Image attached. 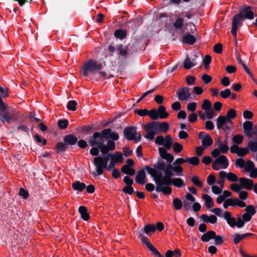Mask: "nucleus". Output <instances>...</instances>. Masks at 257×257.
Returning <instances> with one entry per match:
<instances>
[{
  "label": "nucleus",
  "instance_id": "obj_1",
  "mask_svg": "<svg viewBox=\"0 0 257 257\" xmlns=\"http://www.w3.org/2000/svg\"><path fill=\"white\" fill-rule=\"evenodd\" d=\"M166 167V163L162 160H158L156 163L153 165V168L148 166H145V169L154 180L156 184V191L162 192L164 195H170L172 193L170 185L173 184L174 175L165 174L163 176L162 172Z\"/></svg>",
  "mask_w": 257,
  "mask_h": 257
},
{
  "label": "nucleus",
  "instance_id": "obj_2",
  "mask_svg": "<svg viewBox=\"0 0 257 257\" xmlns=\"http://www.w3.org/2000/svg\"><path fill=\"white\" fill-rule=\"evenodd\" d=\"M103 130L101 132H94L90 136L88 142L92 147H98L102 155H106L109 152L113 151L115 148V144L112 141L107 140L106 145L104 142L106 139L104 137Z\"/></svg>",
  "mask_w": 257,
  "mask_h": 257
},
{
  "label": "nucleus",
  "instance_id": "obj_3",
  "mask_svg": "<svg viewBox=\"0 0 257 257\" xmlns=\"http://www.w3.org/2000/svg\"><path fill=\"white\" fill-rule=\"evenodd\" d=\"M108 154L103 155V157H96L93 159V164L95 166L96 172L92 173L94 177L100 176L103 174V170L106 169L108 171V165H107L109 160Z\"/></svg>",
  "mask_w": 257,
  "mask_h": 257
},
{
  "label": "nucleus",
  "instance_id": "obj_4",
  "mask_svg": "<svg viewBox=\"0 0 257 257\" xmlns=\"http://www.w3.org/2000/svg\"><path fill=\"white\" fill-rule=\"evenodd\" d=\"M63 140V142L57 143L54 149L57 153H64L69 147L75 145L78 141L77 137L73 134L65 136Z\"/></svg>",
  "mask_w": 257,
  "mask_h": 257
},
{
  "label": "nucleus",
  "instance_id": "obj_5",
  "mask_svg": "<svg viewBox=\"0 0 257 257\" xmlns=\"http://www.w3.org/2000/svg\"><path fill=\"white\" fill-rule=\"evenodd\" d=\"M102 68V65L101 63H98L96 61L90 59L84 64L81 73L83 76H87L89 73L95 74Z\"/></svg>",
  "mask_w": 257,
  "mask_h": 257
},
{
  "label": "nucleus",
  "instance_id": "obj_6",
  "mask_svg": "<svg viewBox=\"0 0 257 257\" xmlns=\"http://www.w3.org/2000/svg\"><path fill=\"white\" fill-rule=\"evenodd\" d=\"M19 118L18 113L15 111L10 112L7 110H0V121L4 125L11 124Z\"/></svg>",
  "mask_w": 257,
  "mask_h": 257
},
{
  "label": "nucleus",
  "instance_id": "obj_7",
  "mask_svg": "<svg viewBox=\"0 0 257 257\" xmlns=\"http://www.w3.org/2000/svg\"><path fill=\"white\" fill-rule=\"evenodd\" d=\"M148 130H153L157 134H161L162 132L167 133L169 128V125L167 122H160L159 121H153L147 123Z\"/></svg>",
  "mask_w": 257,
  "mask_h": 257
},
{
  "label": "nucleus",
  "instance_id": "obj_8",
  "mask_svg": "<svg viewBox=\"0 0 257 257\" xmlns=\"http://www.w3.org/2000/svg\"><path fill=\"white\" fill-rule=\"evenodd\" d=\"M108 156L110 158V161L108 165V171H111L112 169L114 168L116 164L120 163L122 162L123 160L122 154L119 151L116 152L112 155L109 153Z\"/></svg>",
  "mask_w": 257,
  "mask_h": 257
},
{
  "label": "nucleus",
  "instance_id": "obj_9",
  "mask_svg": "<svg viewBox=\"0 0 257 257\" xmlns=\"http://www.w3.org/2000/svg\"><path fill=\"white\" fill-rule=\"evenodd\" d=\"M155 143L158 145L163 146L165 149L170 150L173 145V139L170 135L166 136L165 138L158 136L156 138Z\"/></svg>",
  "mask_w": 257,
  "mask_h": 257
},
{
  "label": "nucleus",
  "instance_id": "obj_10",
  "mask_svg": "<svg viewBox=\"0 0 257 257\" xmlns=\"http://www.w3.org/2000/svg\"><path fill=\"white\" fill-rule=\"evenodd\" d=\"M254 17H233L231 33L234 38L237 37V31L242 25V21L245 19L252 20Z\"/></svg>",
  "mask_w": 257,
  "mask_h": 257
},
{
  "label": "nucleus",
  "instance_id": "obj_11",
  "mask_svg": "<svg viewBox=\"0 0 257 257\" xmlns=\"http://www.w3.org/2000/svg\"><path fill=\"white\" fill-rule=\"evenodd\" d=\"M134 165V160L132 159H128L126 160V164L123 165L121 168V171L127 175L133 176L136 173L134 169L131 168Z\"/></svg>",
  "mask_w": 257,
  "mask_h": 257
},
{
  "label": "nucleus",
  "instance_id": "obj_12",
  "mask_svg": "<svg viewBox=\"0 0 257 257\" xmlns=\"http://www.w3.org/2000/svg\"><path fill=\"white\" fill-rule=\"evenodd\" d=\"M179 100L181 101L188 100L191 96L190 89L188 87H184L177 92Z\"/></svg>",
  "mask_w": 257,
  "mask_h": 257
},
{
  "label": "nucleus",
  "instance_id": "obj_13",
  "mask_svg": "<svg viewBox=\"0 0 257 257\" xmlns=\"http://www.w3.org/2000/svg\"><path fill=\"white\" fill-rule=\"evenodd\" d=\"M136 134L137 128L134 126L126 127L123 130L124 136L128 141L134 140Z\"/></svg>",
  "mask_w": 257,
  "mask_h": 257
},
{
  "label": "nucleus",
  "instance_id": "obj_14",
  "mask_svg": "<svg viewBox=\"0 0 257 257\" xmlns=\"http://www.w3.org/2000/svg\"><path fill=\"white\" fill-rule=\"evenodd\" d=\"M199 138L202 140V145L204 147H208L213 144V140L210 136L204 132H200Z\"/></svg>",
  "mask_w": 257,
  "mask_h": 257
},
{
  "label": "nucleus",
  "instance_id": "obj_15",
  "mask_svg": "<svg viewBox=\"0 0 257 257\" xmlns=\"http://www.w3.org/2000/svg\"><path fill=\"white\" fill-rule=\"evenodd\" d=\"M104 137L106 138V141L110 140L114 142L119 139V135L117 132H112L110 128L103 129Z\"/></svg>",
  "mask_w": 257,
  "mask_h": 257
},
{
  "label": "nucleus",
  "instance_id": "obj_16",
  "mask_svg": "<svg viewBox=\"0 0 257 257\" xmlns=\"http://www.w3.org/2000/svg\"><path fill=\"white\" fill-rule=\"evenodd\" d=\"M253 8L250 6H245L239 11V13L234 16H257V14L253 11Z\"/></svg>",
  "mask_w": 257,
  "mask_h": 257
},
{
  "label": "nucleus",
  "instance_id": "obj_17",
  "mask_svg": "<svg viewBox=\"0 0 257 257\" xmlns=\"http://www.w3.org/2000/svg\"><path fill=\"white\" fill-rule=\"evenodd\" d=\"M162 147H160L158 149L160 156L162 159L166 160L168 163H171L174 160V156L170 153H168L167 151Z\"/></svg>",
  "mask_w": 257,
  "mask_h": 257
},
{
  "label": "nucleus",
  "instance_id": "obj_18",
  "mask_svg": "<svg viewBox=\"0 0 257 257\" xmlns=\"http://www.w3.org/2000/svg\"><path fill=\"white\" fill-rule=\"evenodd\" d=\"M239 181L240 186L244 189L251 190L254 186L253 181L251 179L242 177L240 178Z\"/></svg>",
  "mask_w": 257,
  "mask_h": 257
},
{
  "label": "nucleus",
  "instance_id": "obj_19",
  "mask_svg": "<svg viewBox=\"0 0 257 257\" xmlns=\"http://www.w3.org/2000/svg\"><path fill=\"white\" fill-rule=\"evenodd\" d=\"M182 42L184 44L192 45L196 42V39L193 35L187 32L182 36Z\"/></svg>",
  "mask_w": 257,
  "mask_h": 257
},
{
  "label": "nucleus",
  "instance_id": "obj_20",
  "mask_svg": "<svg viewBox=\"0 0 257 257\" xmlns=\"http://www.w3.org/2000/svg\"><path fill=\"white\" fill-rule=\"evenodd\" d=\"M223 217L230 227H234L235 226L236 219L235 218L231 216L230 212L225 211L223 214Z\"/></svg>",
  "mask_w": 257,
  "mask_h": 257
},
{
  "label": "nucleus",
  "instance_id": "obj_21",
  "mask_svg": "<svg viewBox=\"0 0 257 257\" xmlns=\"http://www.w3.org/2000/svg\"><path fill=\"white\" fill-rule=\"evenodd\" d=\"M146 175L145 169H142L138 171L136 177L135 181L138 184L143 185L146 182Z\"/></svg>",
  "mask_w": 257,
  "mask_h": 257
},
{
  "label": "nucleus",
  "instance_id": "obj_22",
  "mask_svg": "<svg viewBox=\"0 0 257 257\" xmlns=\"http://www.w3.org/2000/svg\"><path fill=\"white\" fill-rule=\"evenodd\" d=\"M244 134L248 137L251 138V135L250 132L252 130L253 123L249 120L245 121L242 124Z\"/></svg>",
  "mask_w": 257,
  "mask_h": 257
},
{
  "label": "nucleus",
  "instance_id": "obj_23",
  "mask_svg": "<svg viewBox=\"0 0 257 257\" xmlns=\"http://www.w3.org/2000/svg\"><path fill=\"white\" fill-rule=\"evenodd\" d=\"M215 238V231L213 230L208 231L204 233L201 236V240L204 242H208L210 240Z\"/></svg>",
  "mask_w": 257,
  "mask_h": 257
},
{
  "label": "nucleus",
  "instance_id": "obj_24",
  "mask_svg": "<svg viewBox=\"0 0 257 257\" xmlns=\"http://www.w3.org/2000/svg\"><path fill=\"white\" fill-rule=\"evenodd\" d=\"M78 212L81 215V218L85 221H87L89 219V214L88 212L87 208L84 206H80L78 208Z\"/></svg>",
  "mask_w": 257,
  "mask_h": 257
},
{
  "label": "nucleus",
  "instance_id": "obj_25",
  "mask_svg": "<svg viewBox=\"0 0 257 257\" xmlns=\"http://www.w3.org/2000/svg\"><path fill=\"white\" fill-rule=\"evenodd\" d=\"M229 119H227L225 116H219L216 119V126L218 130H221L227 122H229Z\"/></svg>",
  "mask_w": 257,
  "mask_h": 257
},
{
  "label": "nucleus",
  "instance_id": "obj_26",
  "mask_svg": "<svg viewBox=\"0 0 257 257\" xmlns=\"http://www.w3.org/2000/svg\"><path fill=\"white\" fill-rule=\"evenodd\" d=\"M72 187L75 191L81 192L85 189L86 185L79 181H76L72 184Z\"/></svg>",
  "mask_w": 257,
  "mask_h": 257
},
{
  "label": "nucleus",
  "instance_id": "obj_27",
  "mask_svg": "<svg viewBox=\"0 0 257 257\" xmlns=\"http://www.w3.org/2000/svg\"><path fill=\"white\" fill-rule=\"evenodd\" d=\"M156 230V227L154 225L148 224L145 226L144 230L141 231L144 232V233H145L148 235L150 236L152 234L154 233Z\"/></svg>",
  "mask_w": 257,
  "mask_h": 257
},
{
  "label": "nucleus",
  "instance_id": "obj_28",
  "mask_svg": "<svg viewBox=\"0 0 257 257\" xmlns=\"http://www.w3.org/2000/svg\"><path fill=\"white\" fill-rule=\"evenodd\" d=\"M160 118L164 119L169 116V113L166 111V107L163 105H160L157 110Z\"/></svg>",
  "mask_w": 257,
  "mask_h": 257
},
{
  "label": "nucleus",
  "instance_id": "obj_29",
  "mask_svg": "<svg viewBox=\"0 0 257 257\" xmlns=\"http://www.w3.org/2000/svg\"><path fill=\"white\" fill-rule=\"evenodd\" d=\"M216 162L223 166V168L226 169L229 165L228 161L226 156L221 155L216 159Z\"/></svg>",
  "mask_w": 257,
  "mask_h": 257
},
{
  "label": "nucleus",
  "instance_id": "obj_30",
  "mask_svg": "<svg viewBox=\"0 0 257 257\" xmlns=\"http://www.w3.org/2000/svg\"><path fill=\"white\" fill-rule=\"evenodd\" d=\"M162 9L155 8L150 11L147 14H146V16H150L152 15L153 16H167V15L163 12H159V11Z\"/></svg>",
  "mask_w": 257,
  "mask_h": 257
},
{
  "label": "nucleus",
  "instance_id": "obj_31",
  "mask_svg": "<svg viewBox=\"0 0 257 257\" xmlns=\"http://www.w3.org/2000/svg\"><path fill=\"white\" fill-rule=\"evenodd\" d=\"M138 238L142 241V242L146 244L148 248H149L152 244L149 241L147 237L144 235V232L138 231L137 233Z\"/></svg>",
  "mask_w": 257,
  "mask_h": 257
},
{
  "label": "nucleus",
  "instance_id": "obj_32",
  "mask_svg": "<svg viewBox=\"0 0 257 257\" xmlns=\"http://www.w3.org/2000/svg\"><path fill=\"white\" fill-rule=\"evenodd\" d=\"M202 198L205 201V205L208 208H211L214 206V203L211 196L207 194H203Z\"/></svg>",
  "mask_w": 257,
  "mask_h": 257
},
{
  "label": "nucleus",
  "instance_id": "obj_33",
  "mask_svg": "<svg viewBox=\"0 0 257 257\" xmlns=\"http://www.w3.org/2000/svg\"><path fill=\"white\" fill-rule=\"evenodd\" d=\"M173 26L176 30L181 29L184 26V20L181 18H178L175 22L173 23Z\"/></svg>",
  "mask_w": 257,
  "mask_h": 257
},
{
  "label": "nucleus",
  "instance_id": "obj_34",
  "mask_svg": "<svg viewBox=\"0 0 257 257\" xmlns=\"http://www.w3.org/2000/svg\"><path fill=\"white\" fill-rule=\"evenodd\" d=\"M144 129L147 132V135L145 136V138L146 139H149L150 140H153L155 138V136L156 134V132L153 130H148L147 127V124L144 126Z\"/></svg>",
  "mask_w": 257,
  "mask_h": 257
},
{
  "label": "nucleus",
  "instance_id": "obj_35",
  "mask_svg": "<svg viewBox=\"0 0 257 257\" xmlns=\"http://www.w3.org/2000/svg\"><path fill=\"white\" fill-rule=\"evenodd\" d=\"M224 116L227 119H229V122L232 123L231 119H233L236 116V111L233 109H230L227 111L226 115Z\"/></svg>",
  "mask_w": 257,
  "mask_h": 257
},
{
  "label": "nucleus",
  "instance_id": "obj_36",
  "mask_svg": "<svg viewBox=\"0 0 257 257\" xmlns=\"http://www.w3.org/2000/svg\"><path fill=\"white\" fill-rule=\"evenodd\" d=\"M173 206L177 210H180L183 207V203L178 198H175L173 201Z\"/></svg>",
  "mask_w": 257,
  "mask_h": 257
},
{
  "label": "nucleus",
  "instance_id": "obj_37",
  "mask_svg": "<svg viewBox=\"0 0 257 257\" xmlns=\"http://www.w3.org/2000/svg\"><path fill=\"white\" fill-rule=\"evenodd\" d=\"M229 206H236L235 198H228L223 203V206L225 209L227 208Z\"/></svg>",
  "mask_w": 257,
  "mask_h": 257
},
{
  "label": "nucleus",
  "instance_id": "obj_38",
  "mask_svg": "<svg viewBox=\"0 0 257 257\" xmlns=\"http://www.w3.org/2000/svg\"><path fill=\"white\" fill-rule=\"evenodd\" d=\"M244 211L251 217L253 216L256 212L255 208L252 205H249L246 206L244 209Z\"/></svg>",
  "mask_w": 257,
  "mask_h": 257
},
{
  "label": "nucleus",
  "instance_id": "obj_39",
  "mask_svg": "<svg viewBox=\"0 0 257 257\" xmlns=\"http://www.w3.org/2000/svg\"><path fill=\"white\" fill-rule=\"evenodd\" d=\"M247 148L249 151L257 152V141H249L247 143Z\"/></svg>",
  "mask_w": 257,
  "mask_h": 257
},
{
  "label": "nucleus",
  "instance_id": "obj_40",
  "mask_svg": "<svg viewBox=\"0 0 257 257\" xmlns=\"http://www.w3.org/2000/svg\"><path fill=\"white\" fill-rule=\"evenodd\" d=\"M116 49L118 52V54L122 56H125L128 54L126 48H123L122 44L117 45Z\"/></svg>",
  "mask_w": 257,
  "mask_h": 257
},
{
  "label": "nucleus",
  "instance_id": "obj_41",
  "mask_svg": "<svg viewBox=\"0 0 257 257\" xmlns=\"http://www.w3.org/2000/svg\"><path fill=\"white\" fill-rule=\"evenodd\" d=\"M174 166L172 165L171 163H168L167 164H166V167L163 170V171H164V174H167V175H174L173 172L174 171L173 169Z\"/></svg>",
  "mask_w": 257,
  "mask_h": 257
},
{
  "label": "nucleus",
  "instance_id": "obj_42",
  "mask_svg": "<svg viewBox=\"0 0 257 257\" xmlns=\"http://www.w3.org/2000/svg\"><path fill=\"white\" fill-rule=\"evenodd\" d=\"M69 121L66 119H59L58 121V126L60 129H65L68 127Z\"/></svg>",
  "mask_w": 257,
  "mask_h": 257
},
{
  "label": "nucleus",
  "instance_id": "obj_43",
  "mask_svg": "<svg viewBox=\"0 0 257 257\" xmlns=\"http://www.w3.org/2000/svg\"><path fill=\"white\" fill-rule=\"evenodd\" d=\"M183 65L184 67L186 69H190L195 66V64H193L192 63V61L189 58V56H187L185 59V61H184Z\"/></svg>",
  "mask_w": 257,
  "mask_h": 257
},
{
  "label": "nucleus",
  "instance_id": "obj_44",
  "mask_svg": "<svg viewBox=\"0 0 257 257\" xmlns=\"http://www.w3.org/2000/svg\"><path fill=\"white\" fill-rule=\"evenodd\" d=\"M173 185L178 188L182 187L185 185L183 179L179 178H174Z\"/></svg>",
  "mask_w": 257,
  "mask_h": 257
},
{
  "label": "nucleus",
  "instance_id": "obj_45",
  "mask_svg": "<svg viewBox=\"0 0 257 257\" xmlns=\"http://www.w3.org/2000/svg\"><path fill=\"white\" fill-rule=\"evenodd\" d=\"M249 151L248 148L247 147L245 148H239L237 155L240 157H243L249 153Z\"/></svg>",
  "mask_w": 257,
  "mask_h": 257
},
{
  "label": "nucleus",
  "instance_id": "obj_46",
  "mask_svg": "<svg viewBox=\"0 0 257 257\" xmlns=\"http://www.w3.org/2000/svg\"><path fill=\"white\" fill-rule=\"evenodd\" d=\"M114 35L116 38L122 39L125 37L126 33L122 30H116L114 31Z\"/></svg>",
  "mask_w": 257,
  "mask_h": 257
},
{
  "label": "nucleus",
  "instance_id": "obj_47",
  "mask_svg": "<svg viewBox=\"0 0 257 257\" xmlns=\"http://www.w3.org/2000/svg\"><path fill=\"white\" fill-rule=\"evenodd\" d=\"M214 239V244L216 245H218L219 244H221L224 241V237L221 235H216L215 232V238H213Z\"/></svg>",
  "mask_w": 257,
  "mask_h": 257
},
{
  "label": "nucleus",
  "instance_id": "obj_48",
  "mask_svg": "<svg viewBox=\"0 0 257 257\" xmlns=\"http://www.w3.org/2000/svg\"><path fill=\"white\" fill-rule=\"evenodd\" d=\"M77 103L75 100H70L68 102L67 104V108L69 110L75 111L76 109V106Z\"/></svg>",
  "mask_w": 257,
  "mask_h": 257
},
{
  "label": "nucleus",
  "instance_id": "obj_49",
  "mask_svg": "<svg viewBox=\"0 0 257 257\" xmlns=\"http://www.w3.org/2000/svg\"><path fill=\"white\" fill-rule=\"evenodd\" d=\"M232 142L236 144L240 145L242 143L243 137L241 135H235L232 139Z\"/></svg>",
  "mask_w": 257,
  "mask_h": 257
},
{
  "label": "nucleus",
  "instance_id": "obj_50",
  "mask_svg": "<svg viewBox=\"0 0 257 257\" xmlns=\"http://www.w3.org/2000/svg\"><path fill=\"white\" fill-rule=\"evenodd\" d=\"M148 115L151 117V119L153 120H157L158 118H159L157 110L155 109H152L149 110Z\"/></svg>",
  "mask_w": 257,
  "mask_h": 257
},
{
  "label": "nucleus",
  "instance_id": "obj_51",
  "mask_svg": "<svg viewBox=\"0 0 257 257\" xmlns=\"http://www.w3.org/2000/svg\"><path fill=\"white\" fill-rule=\"evenodd\" d=\"M199 161V159L197 157L187 158V162H188L189 164L194 166L198 165Z\"/></svg>",
  "mask_w": 257,
  "mask_h": 257
},
{
  "label": "nucleus",
  "instance_id": "obj_52",
  "mask_svg": "<svg viewBox=\"0 0 257 257\" xmlns=\"http://www.w3.org/2000/svg\"><path fill=\"white\" fill-rule=\"evenodd\" d=\"M148 248L155 256L164 257V256L153 245H151Z\"/></svg>",
  "mask_w": 257,
  "mask_h": 257
},
{
  "label": "nucleus",
  "instance_id": "obj_53",
  "mask_svg": "<svg viewBox=\"0 0 257 257\" xmlns=\"http://www.w3.org/2000/svg\"><path fill=\"white\" fill-rule=\"evenodd\" d=\"M245 165V161L242 158L237 159L235 163V165L236 167L239 168H244Z\"/></svg>",
  "mask_w": 257,
  "mask_h": 257
},
{
  "label": "nucleus",
  "instance_id": "obj_54",
  "mask_svg": "<svg viewBox=\"0 0 257 257\" xmlns=\"http://www.w3.org/2000/svg\"><path fill=\"white\" fill-rule=\"evenodd\" d=\"M254 168V164L252 161L249 160L245 163L244 169L246 172H249Z\"/></svg>",
  "mask_w": 257,
  "mask_h": 257
},
{
  "label": "nucleus",
  "instance_id": "obj_55",
  "mask_svg": "<svg viewBox=\"0 0 257 257\" xmlns=\"http://www.w3.org/2000/svg\"><path fill=\"white\" fill-rule=\"evenodd\" d=\"M212 58L209 55H205L203 59V63L205 66V67L207 69L211 62Z\"/></svg>",
  "mask_w": 257,
  "mask_h": 257
},
{
  "label": "nucleus",
  "instance_id": "obj_56",
  "mask_svg": "<svg viewBox=\"0 0 257 257\" xmlns=\"http://www.w3.org/2000/svg\"><path fill=\"white\" fill-rule=\"evenodd\" d=\"M220 96L223 98H227L230 96L231 94L230 89L226 88L224 90H222L220 93Z\"/></svg>",
  "mask_w": 257,
  "mask_h": 257
},
{
  "label": "nucleus",
  "instance_id": "obj_57",
  "mask_svg": "<svg viewBox=\"0 0 257 257\" xmlns=\"http://www.w3.org/2000/svg\"><path fill=\"white\" fill-rule=\"evenodd\" d=\"M172 145L173 150L176 153L181 152L183 149V146L178 143H175Z\"/></svg>",
  "mask_w": 257,
  "mask_h": 257
},
{
  "label": "nucleus",
  "instance_id": "obj_58",
  "mask_svg": "<svg viewBox=\"0 0 257 257\" xmlns=\"http://www.w3.org/2000/svg\"><path fill=\"white\" fill-rule=\"evenodd\" d=\"M134 112H135V113L137 114L140 116H144L147 115H148L149 110H148L146 109H136L134 110Z\"/></svg>",
  "mask_w": 257,
  "mask_h": 257
},
{
  "label": "nucleus",
  "instance_id": "obj_59",
  "mask_svg": "<svg viewBox=\"0 0 257 257\" xmlns=\"http://www.w3.org/2000/svg\"><path fill=\"white\" fill-rule=\"evenodd\" d=\"M9 89L7 88H4L3 87H0V95L3 97L5 98L9 96Z\"/></svg>",
  "mask_w": 257,
  "mask_h": 257
},
{
  "label": "nucleus",
  "instance_id": "obj_60",
  "mask_svg": "<svg viewBox=\"0 0 257 257\" xmlns=\"http://www.w3.org/2000/svg\"><path fill=\"white\" fill-rule=\"evenodd\" d=\"M191 181L193 184L199 187H202L203 186L202 183L199 180V178L197 176L192 177L191 178Z\"/></svg>",
  "mask_w": 257,
  "mask_h": 257
},
{
  "label": "nucleus",
  "instance_id": "obj_61",
  "mask_svg": "<svg viewBox=\"0 0 257 257\" xmlns=\"http://www.w3.org/2000/svg\"><path fill=\"white\" fill-rule=\"evenodd\" d=\"M122 190L124 193L129 195H132L133 193L135 192L134 189L133 188L132 186H124L122 188Z\"/></svg>",
  "mask_w": 257,
  "mask_h": 257
},
{
  "label": "nucleus",
  "instance_id": "obj_62",
  "mask_svg": "<svg viewBox=\"0 0 257 257\" xmlns=\"http://www.w3.org/2000/svg\"><path fill=\"white\" fill-rule=\"evenodd\" d=\"M227 180L229 181L234 182L237 181L239 179L234 173L229 172L228 173Z\"/></svg>",
  "mask_w": 257,
  "mask_h": 257
},
{
  "label": "nucleus",
  "instance_id": "obj_63",
  "mask_svg": "<svg viewBox=\"0 0 257 257\" xmlns=\"http://www.w3.org/2000/svg\"><path fill=\"white\" fill-rule=\"evenodd\" d=\"M219 150L223 154H226L228 151L229 148L226 144H218Z\"/></svg>",
  "mask_w": 257,
  "mask_h": 257
},
{
  "label": "nucleus",
  "instance_id": "obj_64",
  "mask_svg": "<svg viewBox=\"0 0 257 257\" xmlns=\"http://www.w3.org/2000/svg\"><path fill=\"white\" fill-rule=\"evenodd\" d=\"M211 106V102L208 100L205 99L203 102L202 108L206 111L209 110Z\"/></svg>",
  "mask_w": 257,
  "mask_h": 257
}]
</instances>
